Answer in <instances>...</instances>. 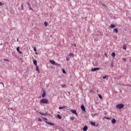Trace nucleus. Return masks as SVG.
Listing matches in <instances>:
<instances>
[{
	"mask_svg": "<svg viewBox=\"0 0 131 131\" xmlns=\"http://www.w3.org/2000/svg\"><path fill=\"white\" fill-rule=\"evenodd\" d=\"M16 50L17 51V52L20 51V47H17Z\"/></svg>",
	"mask_w": 131,
	"mask_h": 131,
	"instance_id": "obj_25",
	"label": "nucleus"
},
{
	"mask_svg": "<svg viewBox=\"0 0 131 131\" xmlns=\"http://www.w3.org/2000/svg\"><path fill=\"white\" fill-rule=\"evenodd\" d=\"M70 119H71V120H73V119H74V118H73V117H71V118H70Z\"/></svg>",
	"mask_w": 131,
	"mask_h": 131,
	"instance_id": "obj_37",
	"label": "nucleus"
},
{
	"mask_svg": "<svg viewBox=\"0 0 131 131\" xmlns=\"http://www.w3.org/2000/svg\"><path fill=\"white\" fill-rule=\"evenodd\" d=\"M124 107V105L123 104H120L116 106V107L118 108V109H122Z\"/></svg>",
	"mask_w": 131,
	"mask_h": 131,
	"instance_id": "obj_2",
	"label": "nucleus"
},
{
	"mask_svg": "<svg viewBox=\"0 0 131 131\" xmlns=\"http://www.w3.org/2000/svg\"><path fill=\"white\" fill-rule=\"evenodd\" d=\"M3 3L2 2H0V6H3Z\"/></svg>",
	"mask_w": 131,
	"mask_h": 131,
	"instance_id": "obj_40",
	"label": "nucleus"
},
{
	"mask_svg": "<svg viewBox=\"0 0 131 131\" xmlns=\"http://www.w3.org/2000/svg\"><path fill=\"white\" fill-rule=\"evenodd\" d=\"M71 112H72L73 114H75V115H77V113H76V111L74 110H71Z\"/></svg>",
	"mask_w": 131,
	"mask_h": 131,
	"instance_id": "obj_4",
	"label": "nucleus"
},
{
	"mask_svg": "<svg viewBox=\"0 0 131 131\" xmlns=\"http://www.w3.org/2000/svg\"><path fill=\"white\" fill-rule=\"evenodd\" d=\"M91 125H93V126H96V123H95V122H91Z\"/></svg>",
	"mask_w": 131,
	"mask_h": 131,
	"instance_id": "obj_14",
	"label": "nucleus"
},
{
	"mask_svg": "<svg viewBox=\"0 0 131 131\" xmlns=\"http://www.w3.org/2000/svg\"><path fill=\"white\" fill-rule=\"evenodd\" d=\"M61 86L65 89L67 87V85H66V84H61Z\"/></svg>",
	"mask_w": 131,
	"mask_h": 131,
	"instance_id": "obj_15",
	"label": "nucleus"
},
{
	"mask_svg": "<svg viewBox=\"0 0 131 131\" xmlns=\"http://www.w3.org/2000/svg\"><path fill=\"white\" fill-rule=\"evenodd\" d=\"M81 109L82 110V111H85V107H84V105H81Z\"/></svg>",
	"mask_w": 131,
	"mask_h": 131,
	"instance_id": "obj_6",
	"label": "nucleus"
},
{
	"mask_svg": "<svg viewBox=\"0 0 131 131\" xmlns=\"http://www.w3.org/2000/svg\"><path fill=\"white\" fill-rule=\"evenodd\" d=\"M102 6H103V7H106V5H105V4H102Z\"/></svg>",
	"mask_w": 131,
	"mask_h": 131,
	"instance_id": "obj_42",
	"label": "nucleus"
},
{
	"mask_svg": "<svg viewBox=\"0 0 131 131\" xmlns=\"http://www.w3.org/2000/svg\"><path fill=\"white\" fill-rule=\"evenodd\" d=\"M57 116L59 118V119H62V117H61L60 115H57Z\"/></svg>",
	"mask_w": 131,
	"mask_h": 131,
	"instance_id": "obj_17",
	"label": "nucleus"
},
{
	"mask_svg": "<svg viewBox=\"0 0 131 131\" xmlns=\"http://www.w3.org/2000/svg\"><path fill=\"white\" fill-rule=\"evenodd\" d=\"M43 119H44L46 121H48V119H47V118H44Z\"/></svg>",
	"mask_w": 131,
	"mask_h": 131,
	"instance_id": "obj_35",
	"label": "nucleus"
},
{
	"mask_svg": "<svg viewBox=\"0 0 131 131\" xmlns=\"http://www.w3.org/2000/svg\"><path fill=\"white\" fill-rule=\"evenodd\" d=\"M116 26H115V25H111L110 27L111 28H114L116 27Z\"/></svg>",
	"mask_w": 131,
	"mask_h": 131,
	"instance_id": "obj_16",
	"label": "nucleus"
},
{
	"mask_svg": "<svg viewBox=\"0 0 131 131\" xmlns=\"http://www.w3.org/2000/svg\"><path fill=\"white\" fill-rule=\"evenodd\" d=\"M29 7L30 10H31V11H33V9H32V8H31V6H29Z\"/></svg>",
	"mask_w": 131,
	"mask_h": 131,
	"instance_id": "obj_27",
	"label": "nucleus"
},
{
	"mask_svg": "<svg viewBox=\"0 0 131 131\" xmlns=\"http://www.w3.org/2000/svg\"><path fill=\"white\" fill-rule=\"evenodd\" d=\"M62 72H63V73H64V74L66 73V72L64 71V69L62 70Z\"/></svg>",
	"mask_w": 131,
	"mask_h": 131,
	"instance_id": "obj_30",
	"label": "nucleus"
},
{
	"mask_svg": "<svg viewBox=\"0 0 131 131\" xmlns=\"http://www.w3.org/2000/svg\"><path fill=\"white\" fill-rule=\"evenodd\" d=\"M34 52H36V48H35V47H34Z\"/></svg>",
	"mask_w": 131,
	"mask_h": 131,
	"instance_id": "obj_29",
	"label": "nucleus"
},
{
	"mask_svg": "<svg viewBox=\"0 0 131 131\" xmlns=\"http://www.w3.org/2000/svg\"><path fill=\"white\" fill-rule=\"evenodd\" d=\"M21 10H23V5H21Z\"/></svg>",
	"mask_w": 131,
	"mask_h": 131,
	"instance_id": "obj_41",
	"label": "nucleus"
},
{
	"mask_svg": "<svg viewBox=\"0 0 131 131\" xmlns=\"http://www.w3.org/2000/svg\"><path fill=\"white\" fill-rule=\"evenodd\" d=\"M46 123H47V124H49V125H54V123H51V122H49L48 121H46Z\"/></svg>",
	"mask_w": 131,
	"mask_h": 131,
	"instance_id": "obj_11",
	"label": "nucleus"
},
{
	"mask_svg": "<svg viewBox=\"0 0 131 131\" xmlns=\"http://www.w3.org/2000/svg\"><path fill=\"white\" fill-rule=\"evenodd\" d=\"M98 97H99V99H102L103 98V97L102 96V95H98Z\"/></svg>",
	"mask_w": 131,
	"mask_h": 131,
	"instance_id": "obj_24",
	"label": "nucleus"
},
{
	"mask_svg": "<svg viewBox=\"0 0 131 131\" xmlns=\"http://www.w3.org/2000/svg\"><path fill=\"white\" fill-rule=\"evenodd\" d=\"M66 60H67V61H69V58L68 57H67Z\"/></svg>",
	"mask_w": 131,
	"mask_h": 131,
	"instance_id": "obj_39",
	"label": "nucleus"
},
{
	"mask_svg": "<svg viewBox=\"0 0 131 131\" xmlns=\"http://www.w3.org/2000/svg\"><path fill=\"white\" fill-rule=\"evenodd\" d=\"M3 60H4V61H5V62H9L8 59L7 58H4Z\"/></svg>",
	"mask_w": 131,
	"mask_h": 131,
	"instance_id": "obj_20",
	"label": "nucleus"
},
{
	"mask_svg": "<svg viewBox=\"0 0 131 131\" xmlns=\"http://www.w3.org/2000/svg\"><path fill=\"white\" fill-rule=\"evenodd\" d=\"M73 47H75V48H76V44H74L73 45Z\"/></svg>",
	"mask_w": 131,
	"mask_h": 131,
	"instance_id": "obj_36",
	"label": "nucleus"
},
{
	"mask_svg": "<svg viewBox=\"0 0 131 131\" xmlns=\"http://www.w3.org/2000/svg\"><path fill=\"white\" fill-rule=\"evenodd\" d=\"M123 50H125V51H126V46L123 45Z\"/></svg>",
	"mask_w": 131,
	"mask_h": 131,
	"instance_id": "obj_18",
	"label": "nucleus"
},
{
	"mask_svg": "<svg viewBox=\"0 0 131 131\" xmlns=\"http://www.w3.org/2000/svg\"><path fill=\"white\" fill-rule=\"evenodd\" d=\"M98 70H100V68H95L92 69L91 70V71H92V72H94L97 71H98Z\"/></svg>",
	"mask_w": 131,
	"mask_h": 131,
	"instance_id": "obj_3",
	"label": "nucleus"
},
{
	"mask_svg": "<svg viewBox=\"0 0 131 131\" xmlns=\"http://www.w3.org/2000/svg\"><path fill=\"white\" fill-rule=\"evenodd\" d=\"M103 79H105V78H107V76H105L103 77Z\"/></svg>",
	"mask_w": 131,
	"mask_h": 131,
	"instance_id": "obj_33",
	"label": "nucleus"
},
{
	"mask_svg": "<svg viewBox=\"0 0 131 131\" xmlns=\"http://www.w3.org/2000/svg\"><path fill=\"white\" fill-rule=\"evenodd\" d=\"M40 103H41L42 104H48V99H42L40 100Z\"/></svg>",
	"mask_w": 131,
	"mask_h": 131,
	"instance_id": "obj_1",
	"label": "nucleus"
},
{
	"mask_svg": "<svg viewBox=\"0 0 131 131\" xmlns=\"http://www.w3.org/2000/svg\"><path fill=\"white\" fill-rule=\"evenodd\" d=\"M18 53H19V54H23V52L19 50V51H18Z\"/></svg>",
	"mask_w": 131,
	"mask_h": 131,
	"instance_id": "obj_38",
	"label": "nucleus"
},
{
	"mask_svg": "<svg viewBox=\"0 0 131 131\" xmlns=\"http://www.w3.org/2000/svg\"><path fill=\"white\" fill-rule=\"evenodd\" d=\"M122 60L124 61H126V59L123 58Z\"/></svg>",
	"mask_w": 131,
	"mask_h": 131,
	"instance_id": "obj_34",
	"label": "nucleus"
},
{
	"mask_svg": "<svg viewBox=\"0 0 131 131\" xmlns=\"http://www.w3.org/2000/svg\"><path fill=\"white\" fill-rule=\"evenodd\" d=\"M113 32L115 33H118V30L117 28L114 29Z\"/></svg>",
	"mask_w": 131,
	"mask_h": 131,
	"instance_id": "obj_7",
	"label": "nucleus"
},
{
	"mask_svg": "<svg viewBox=\"0 0 131 131\" xmlns=\"http://www.w3.org/2000/svg\"><path fill=\"white\" fill-rule=\"evenodd\" d=\"M38 121L41 122V121H42V120H41V119H40V118H38Z\"/></svg>",
	"mask_w": 131,
	"mask_h": 131,
	"instance_id": "obj_28",
	"label": "nucleus"
},
{
	"mask_svg": "<svg viewBox=\"0 0 131 131\" xmlns=\"http://www.w3.org/2000/svg\"><path fill=\"white\" fill-rule=\"evenodd\" d=\"M112 57H115V52H113L112 54Z\"/></svg>",
	"mask_w": 131,
	"mask_h": 131,
	"instance_id": "obj_23",
	"label": "nucleus"
},
{
	"mask_svg": "<svg viewBox=\"0 0 131 131\" xmlns=\"http://www.w3.org/2000/svg\"><path fill=\"white\" fill-rule=\"evenodd\" d=\"M66 106H62V107L59 106V107H58V108H59V109H64V108H66Z\"/></svg>",
	"mask_w": 131,
	"mask_h": 131,
	"instance_id": "obj_19",
	"label": "nucleus"
},
{
	"mask_svg": "<svg viewBox=\"0 0 131 131\" xmlns=\"http://www.w3.org/2000/svg\"><path fill=\"white\" fill-rule=\"evenodd\" d=\"M50 62L52 64V65H55V64H56V62L54 60H50Z\"/></svg>",
	"mask_w": 131,
	"mask_h": 131,
	"instance_id": "obj_9",
	"label": "nucleus"
},
{
	"mask_svg": "<svg viewBox=\"0 0 131 131\" xmlns=\"http://www.w3.org/2000/svg\"><path fill=\"white\" fill-rule=\"evenodd\" d=\"M33 64H34L35 66H37V61H36V60H33Z\"/></svg>",
	"mask_w": 131,
	"mask_h": 131,
	"instance_id": "obj_8",
	"label": "nucleus"
},
{
	"mask_svg": "<svg viewBox=\"0 0 131 131\" xmlns=\"http://www.w3.org/2000/svg\"><path fill=\"white\" fill-rule=\"evenodd\" d=\"M44 25H45V26H48V23H47V21H45L44 23Z\"/></svg>",
	"mask_w": 131,
	"mask_h": 131,
	"instance_id": "obj_26",
	"label": "nucleus"
},
{
	"mask_svg": "<svg viewBox=\"0 0 131 131\" xmlns=\"http://www.w3.org/2000/svg\"><path fill=\"white\" fill-rule=\"evenodd\" d=\"M2 84H3V86H4V84L3 83H1Z\"/></svg>",
	"mask_w": 131,
	"mask_h": 131,
	"instance_id": "obj_43",
	"label": "nucleus"
},
{
	"mask_svg": "<svg viewBox=\"0 0 131 131\" xmlns=\"http://www.w3.org/2000/svg\"><path fill=\"white\" fill-rule=\"evenodd\" d=\"M69 56H70L71 57H74V54L73 53H70L69 54Z\"/></svg>",
	"mask_w": 131,
	"mask_h": 131,
	"instance_id": "obj_21",
	"label": "nucleus"
},
{
	"mask_svg": "<svg viewBox=\"0 0 131 131\" xmlns=\"http://www.w3.org/2000/svg\"><path fill=\"white\" fill-rule=\"evenodd\" d=\"M39 114H40L41 115H42L43 116H46L47 114V113H40V112Z\"/></svg>",
	"mask_w": 131,
	"mask_h": 131,
	"instance_id": "obj_10",
	"label": "nucleus"
},
{
	"mask_svg": "<svg viewBox=\"0 0 131 131\" xmlns=\"http://www.w3.org/2000/svg\"><path fill=\"white\" fill-rule=\"evenodd\" d=\"M116 122V120L115 119H113L112 120V123L114 124Z\"/></svg>",
	"mask_w": 131,
	"mask_h": 131,
	"instance_id": "obj_12",
	"label": "nucleus"
},
{
	"mask_svg": "<svg viewBox=\"0 0 131 131\" xmlns=\"http://www.w3.org/2000/svg\"><path fill=\"white\" fill-rule=\"evenodd\" d=\"M104 56H105L106 58H108V56H107V53H105Z\"/></svg>",
	"mask_w": 131,
	"mask_h": 131,
	"instance_id": "obj_32",
	"label": "nucleus"
},
{
	"mask_svg": "<svg viewBox=\"0 0 131 131\" xmlns=\"http://www.w3.org/2000/svg\"><path fill=\"white\" fill-rule=\"evenodd\" d=\"M27 4L28 5V6H29V7H30V4H29V3L27 2Z\"/></svg>",
	"mask_w": 131,
	"mask_h": 131,
	"instance_id": "obj_31",
	"label": "nucleus"
},
{
	"mask_svg": "<svg viewBox=\"0 0 131 131\" xmlns=\"http://www.w3.org/2000/svg\"><path fill=\"white\" fill-rule=\"evenodd\" d=\"M46 91H43V93H42V98H45V97H46Z\"/></svg>",
	"mask_w": 131,
	"mask_h": 131,
	"instance_id": "obj_5",
	"label": "nucleus"
},
{
	"mask_svg": "<svg viewBox=\"0 0 131 131\" xmlns=\"http://www.w3.org/2000/svg\"><path fill=\"white\" fill-rule=\"evenodd\" d=\"M83 131H86V130H88V126H85L83 128Z\"/></svg>",
	"mask_w": 131,
	"mask_h": 131,
	"instance_id": "obj_13",
	"label": "nucleus"
},
{
	"mask_svg": "<svg viewBox=\"0 0 131 131\" xmlns=\"http://www.w3.org/2000/svg\"><path fill=\"white\" fill-rule=\"evenodd\" d=\"M36 67L37 71L38 72V73H39V69H38V67H37V66Z\"/></svg>",
	"mask_w": 131,
	"mask_h": 131,
	"instance_id": "obj_22",
	"label": "nucleus"
}]
</instances>
